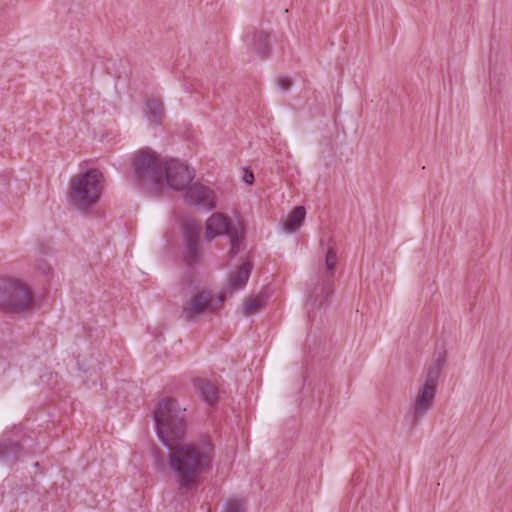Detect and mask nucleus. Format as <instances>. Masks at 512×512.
Listing matches in <instances>:
<instances>
[{"mask_svg": "<svg viewBox=\"0 0 512 512\" xmlns=\"http://www.w3.org/2000/svg\"><path fill=\"white\" fill-rule=\"evenodd\" d=\"M186 408L167 397L160 401L153 412L157 436L166 448H214L210 436L203 435L199 444L186 441Z\"/></svg>", "mask_w": 512, "mask_h": 512, "instance_id": "nucleus-1", "label": "nucleus"}, {"mask_svg": "<svg viewBox=\"0 0 512 512\" xmlns=\"http://www.w3.org/2000/svg\"><path fill=\"white\" fill-rule=\"evenodd\" d=\"M168 466L175 474L179 490L191 491L198 482L199 475L211 466L212 456L204 450H169Z\"/></svg>", "mask_w": 512, "mask_h": 512, "instance_id": "nucleus-2", "label": "nucleus"}, {"mask_svg": "<svg viewBox=\"0 0 512 512\" xmlns=\"http://www.w3.org/2000/svg\"><path fill=\"white\" fill-rule=\"evenodd\" d=\"M164 163L161 156L150 148L134 154L133 177L136 185L151 196H158L164 187Z\"/></svg>", "mask_w": 512, "mask_h": 512, "instance_id": "nucleus-3", "label": "nucleus"}, {"mask_svg": "<svg viewBox=\"0 0 512 512\" xmlns=\"http://www.w3.org/2000/svg\"><path fill=\"white\" fill-rule=\"evenodd\" d=\"M104 178L100 170L92 168L71 179L69 201L78 209L95 205L102 194Z\"/></svg>", "mask_w": 512, "mask_h": 512, "instance_id": "nucleus-4", "label": "nucleus"}, {"mask_svg": "<svg viewBox=\"0 0 512 512\" xmlns=\"http://www.w3.org/2000/svg\"><path fill=\"white\" fill-rule=\"evenodd\" d=\"M223 301L224 296L220 295L216 304L210 290L199 289L183 302L181 317L187 322H196L206 313H217Z\"/></svg>", "mask_w": 512, "mask_h": 512, "instance_id": "nucleus-5", "label": "nucleus"}, {"mask_svg": "<svg viewBox=\"0 0 512 512\" xmlns=\"http://www.w3.org/2000/svg\"><path fill=\"white\" fill-rule=\"evenodd\" d=\"M32 295L23 283L5 279L0 282V308L7 312H21L31 307Z\"/></svg>", "mask_w": 512, "mask_h": 512, "instance_id": "nucleus-6", "label": "nucleus"}, {"mask_svg": "<svg viewBox=\"0 0 512 512\" xmlns=\"http://www.w3.org/2000/svg\"><path fill=\"white\" fill-rule=\"evenodd\" d=\"M227 235L230 239V254L235 256L240 251L243 239V230L231 223L229 218L222 213L212 214L206 221L205 237L211 240L220 235Z\"/></svg>", "mask_w": 512, "mask_h": 512, "instance_id": "nucleus-7", "label": "nucleus"}, {"mask_svg": "<svg viewBox=\"0 0 512 512\" xmlns=\"http://www.w3.org/2000/svg\"><path fill=\"white\" fill-rule=\"evenodd\" d=\"M195 177L194 169L178 159L165 160L164 182L175 191H184Z\"/></svg>", "mask_w": 512, "mask_h": 512, "instance_id": "nucleus-8", "label": "nucleus"}, {"mask_svg": "<svg viewBox=\"0 0 512 512\" xmlns=\"http://www.w3.org/2000/svg\"><path fill=\"white\" fill-rule=\"evenodd\" d=\"M337 253L333 247L328 248L325 257L326 274L325 279L320 286L315 287L309 295L308 301L313 305H323L330 295L333 293L332 279L334 277V270L337 265Z\"/></svg>", "mask_w": 512, "mask_h": 512, "instance_id": "nucleus-9", "label": "nucleus"}, {"mask_svg": "<svg viewBox=\"0 0 512 512\" xmlns=\"http://www.w3.org/2000/svg\"><path fill=\"white\" fill-rule=\"evenodd\" d=\"M201 224L195 220L186 221L182 227L185 242V262L188 266L196 264L201 257L200 234Z\"/></svg>", "mask_w": 512, "mask_h": 512, "instance_id": "nucleus-10", "label": "nucleus"}, {"mask_svg": "<svg viewBox=\"0 0 512 512\" xmlns=\"http://www.w3.org/2000/svg\"><path fill=\"white\" fill-rule=\"evenodd\" d=\"M436 390L430 386H424L419 389L415 401L411 407L410 414L411 424L416 425L432 408Z\"/></svg>", "mask_w": 512, "mask_h": 512, "instance_id": "nucleus-11", "label": "nucleus"}, {"mask_svg": "<svg viewBox=\"0 0 512 512\" xmlns=\"http://www.w3.org/2000/svg\"><path fill=\"white\" fill-rule=\"evenodd\" d=\"M185 200L196 206H200L209 210L216 207V196L213 190L200 184L190 183L184 190Z\"/></svg>", "mask_w": 512, "mask_h": 512, "instance_id": "nucleus-12", "label": "nucleus"}, {"mask_svg": "<svg viewBox=\"0 0 512 512\" xmlns=\"http://www.w3.org/2000/svg\"><path fill=\"white\" fill-rule=\"evenodd\" d=\"M144 113L152 125L161 124L165 117L164 104L159 98H149L145 101Z\"/></svg>", "mask_w": 512, "mask_h": 512, "instance_id": "nucleus-13", "label": "nucleus"}, {"mask_svg": "<svg viewBox=\"0 0 512 512\" xmlns=\"http://www.w3.org/2000/svg\"><path fill=\"white\" fill-rule=\"evenodd\" d=\"M194 387L199 391L203 401L209 405H214L218 401V388L206 379H196Z\"/></svg>", "mask_w": 512, "mask_h": 512, "instance_id": "nucleus-14", "label": "nucleus"}, {"mask_svg": "<svg viewBox=\"0 0 512 512\" xmlns=\"http://www.w3.org/2000/svg\"><path fill=\"white\" fill-rule=\"evenodd\" d=\"M251 272V265L248 262L242 263L235 272L231 273L229 277V287L232 291L242 289L249 277Z\"/></svg>", "mask_w": 512, "mask_h": 512, "instance_id": "nucleus-15", "label": "nucleus"}, {"mask_svg": "<svg viewBox=\"0 0 512 512\" xmlns=\"http://www.w3.org/2000/svg\"><path fill=\"white\" fill-rule=\"evenodd\" d=\"M306 216V210L304 206H296L291 213H289L283 222V229L286 232H294L299 229Z\"/></svg>", "mask_w": 512, "mask_h": 512, "instance_id": "nucleus-16", "label": "nucleus"}, {"mask_svg": "<svg viewBox=\"0 0 512 512\" xmlns=\"http://www.w3.org/2000/svg\"><path fill=\"white\" fill-rule=\"evenodd\" d=\"M252 41L254 51L266 58L270 52L269 35L263 30L254 31Z\"/></svg>", "mask_w": 512, "mask_h": 512, "instance_id": "nucleus-17", "label": "nucleus"}, {"mask_svg": "<svg viewBox=\"0 0 512 512\" xmlns=\"http://www.w3.org/2000/svg\"><path fill=\"white\" fill-rule=\"evenodd\" d=\"M443 363L444 356L439 355V357L435 361V364L432 367H430L427 371L424 386H430L436 390L437 381L438 378L440 377Z\"/></svg>", "mask_w": 512, "mask_h": 512, "instance_id": "nucleus-18", "label": "nucleus"}, {"mask_svg": "<svg viewBox=\"0 0 512 512\" xmlns=\"http://www.w3.org/2000/svg\"><path fill=\"white\" fill-rule=\"evenodd\" d=\"M265 302L266 300L264 296L261 295L254 298H246L243 303V314L245 316H250L259 312L265 306Z\"/></svg>", "mask_w": 512, "mask_h": 512, "instance_id": "nucleus-19", "label": "nucleus"}, {"mask_svg": "<svg viewBox=\"0 0 512 512\" xmlns=\"http://www.w3.org/2000/svg\"><path fill=\"white\" fill-rule=\"evenodd\" d=\"M223 512H246V501L239 498H230L224 503Z\"/></svg>", "mask_w": 512, "mask_h": 512, "instance_id": "nucleus-20", "label": "nucleus"}, {"mask_svg": "<svg viewBox=\"0 0 512 512\" xmlns=\"http://www.w3.org/2000/svg\"><path fill=\"white\" fill-rule=\"evenodd\" d=\"M277 83L282 91H288L292 85L291 80L287 77H280Z\"/></svg>", "mask_w": 512, "mask_h": 512, "instance_id": "nucleus-21", "label": "nucleus"}, {"mask_svg": "<svg viewBox=\"0 0 512 512\" xmlns=\"http://www.w3.org/2000/svg\"><path fill=\"white\" fill-rule=\"evenodd\" d=\"M0 448H15V449H18V448H22V445L19 442L11 443L8 446L4 445V444H0Z\"/></svg>", "mask_w": 512, "mask_h": 512, "instance_id": "nucleus-22", "label": "nucleus"}, {"mask_svg": "<svg viewBox=\"0 0 512 512\" xmlns=\"http://www.w3.org/2000/svg\"><path fill=\"white\" fill-rule=\"evenodd\" d=\"M244 180L247 184H252L254 181V175L252 172L246 173L244 176Z\"/></svg>", "mask_w": 512, "mask_h": 512, "instance_id": "nucleus-23", "label": "nucleus"}, {"mask_svg": "<svg viewBox=\"0 0 512 512\" xmlns=\"http://www.w3.org/2000/svg\"><path fill=\"white\" fill-rule=\"evenodd\" d=\"M11 450H0V461H4Z\"/></svg>", "mask_w": 512, "mask_h": 512, "instance_id": "nucleus-24", "label": "nucleus"}, {"mask_svg": "<svg viewBox=\"0 0 512 512\" xmlns=\"http://www.w3.org/2000/svg\"><path fill=\"white\" fill-rule=\"evenodd\" d=\"M157 454H160L162 452L161 449H158V450H154Z\"/></svg>", "mask_w": 512, "mask_h": 512, "instance_id": "nucleus-25", "label": "nucleus"}]
</instances>
